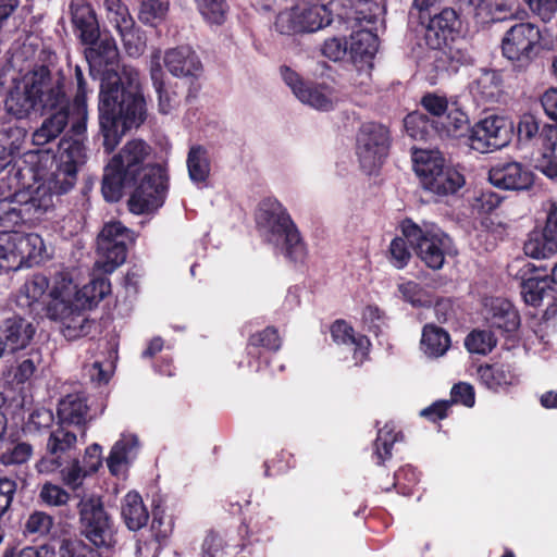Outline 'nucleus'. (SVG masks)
Instances as JSON below:
<instances>
[{
    "label": "nucleus",
    "instance_id": "5fc2aeb1",
    "mask_svg": "<svg viewBox=\"0 0 557 557\" xmlns=\"http://www.w3.org/2000/svg\"><path fill=\"white\" fill-rule=\"evenodd\" d=\"M397 440L398 434L395 432V426L393 424L387 423L379 430L375 441V456L377 458V463H383L392 456V447Z\"/></svg>",
    "mask_w": 557,
    "mask_h": 557
},
{
    "label": "nucleus",
    "instance_id": "423d86ee",
    "mask_svg": "<svg viewBox=\"0 0 557 557\" xmlns=\"http://www.w3.org/2000/svg\"><path fill=\"white\" fill-rule=\"evenodd\" d=\"M401 232L430 269H442L445 258L457 253L451 238L434 223L418 225L406 220L401 224Z\"/></svg>",
    "mask_w": 557,
    "mask_h": 557
},
{
    "label": "nucleus",
    "instance_id": "9b49d317",
    "mask_svg": "<svg viewBox=\"0 0 557 557\" xmlns=\"http://www.w3.org/2000/svg\"><path fill=\"white\" fill-rule=\"evenodd\" d=\"M45 250L42 238L34 233H0V268L18 269L27 261H37Z\"/></svg>",
    "mask_w": 557,
    "mask_h": 557
},
{
    "label": "nucleus",
    "instance_id": "a878e982",
    "mask_svg": "<svg viewBox=\"0 0 557 557\" xmlns=\"http://www.w3.org/2000/svg\"><path fill=\"white\" fill-rule=\"evenodd\" d=\"M521 295L527 305L545 306V315L557 313V294L547 281L537 278L524 281L521 286Z\"/></svg>",
    "mask_w": 557,
    "mask_h": 557
},
{
    "label": "nucleus",
    "instance_id": "4c0bfd02",
    "mask_svg": "<svg viewBox=\"0 0 557 557\" xmlns=\"http://www.w3.org/2000/svg\"><path fill=\"white\" fill-rule=\"evenodd\" d=\"M75 79L77 84V92L73 103L70 104V107H72L73 129L76 134H84L88 117L86 103L87 90L84 75L79 66L75 67Z\"/></svg>",
    "mask_w": 557,
    "mask_h": 557
},
{
    "label": "nucleus",
    "instance_id": "680f3d73",
    "mask_svg": "<svg viewBox=\"0 0 557 557\" xmlns=\"http://www.w3.org/2000/svg\"><path fill=\"white\" fill-rule=\"evenodd\" d=\"M33 447L27 443H17L8 447L0 456L4 466L22 465L29 460Z\"/></svg>",
    "mask_w": 557,
    "mask_h": 557
},
{
    "label": "nucleus",
    "instance_id": "9d476101",
    "mask_svg": "<svg viewBox=\"0 0 557 557\" xmlns=\"http://www.w3.org/2000/svg\"><path fill=\"white\" fill-rule=\"evenodd\" d=\"M132 242V232L122 223L104 224L97 238L96 268L103 273H112L126 260L127 245Z\"/></svg>",
    "mask_w": 557,
    "mask_h": 557
},
{
    "label": "nucleus",
    "instance_id": "ddd939ff",
    "mask_svg": "<svg viewBox=\"0 0 557 557\" xmlns=\"http://www.w3.org/2000/svg\"><path fill=\"white\" fill-rule=\"evenodd\" d=\"M389 132L379 123L362 124L357 135V156L364 172L371 174L387 156Z\"/></svg>",
    "mask_w": 557,
    "mask_h": 557
},
{
    "label": "nucleus",
    "instance_id": "bb28decb",
    "mask_svg": "<svg viewBox=\"0 0 557 557\" xmlns=\"http://www.w3.org/2000/svg\"><path fill=\"white\" fill-rule=\"evenodd\" d=\"M139 450V441L135 434L123 433L114 443L107 458V466L113 475H121L129 463L136 458Z\"/></svg>",
    "mask_w": 557,
    "mask_h": 557
},
{
    "label": "nucleus",
    "instance_id": "a18cd8bd",
    "mask_svg": "<svg viewBox=\"0 0 557 557\" xmlns=\"http://www.w3.org/2000/svg\"><path fill=\"white\" fill-rule=\"evenodd\" d=\"M188 174L193 182L201 183L207 180L210 173V164L207 151L200 147H193L187 157Z\"/></svg>",
    "mask_w": 557,
    "mask_h": 557
},
{
    "label": "nucleus",
    "instance_id": "473e14b6",
    "mask_svg": "<svg viewBox=\"0 0 557 557\" xmlns=\"http://www.w3.org/2000/svg\"><path fill=\"white\" fill-rule=\"evenodd\" d=\"M297 99L320 111H330L338 101L336 91L324 84H307L302 91H297Z\"/></svg>",
    "mask_w": 557,
    "mask_h": 557
},
{
    "label": "nucleus",
    "instance_id": "6ab92c4d",
    "mask_svg": "<svg viewBox=\"0 0 557 557\" xmlns=\"http://www.w3.org/2000/svg\"><path fill=\"white\" fill-rule=\"evenodd\" d=\"M88 47L85 49V58L89 64L91 74L104 76L107 71H114V64L119 58V50L112 37L104 36L95 39L92 42H83Z\"/></svg>",
    "mask_w": 557,
    "mask_h": 557
},
{
    "label": "nucleus",
    "instance_id": "4d7b16f0",
    "mask_svg": "<svg viewBox=\"0 0 557 557\" xmlns=\"http://www.w3.org/2000/svg\"><path fill=\"white\" fill-rule=\"evenodd\" d=\"M398 290L403 298L414 307H428L432 305L431 295L413 281L398 284Z\"/></svg>",
    "mask_w": 557,
    "mask_h": 557
},
{
    "label": "nucleus",
    "instance_id": "774afa93",
    "mask_svg": "<svg viewBox=\"0 0 557 557\" xmlns=\"http://www.w3.org/2000/svg\"><path fill=\"white\" fill-rule=\"evenodd\" d=\"M224 547L223 539L218 533L209 532L201 543L199 556L222 557Z\"/></svg>",
    "mask_w": 557,
    "mask_h": 557
},
{
    "label": "nucleus",
    "instance_id": "393cba45",
    "mask_svg": "<svg viewBox=\"0 0 557 557\" xmlns=\"http://www.w3.org/2000/svg\"><path fill=\"white\" fill-rule=\"evenodd\" d=\"M460 21L454 9H443L430 18L425 29V41L431 49H440L449 36L458 30Z\"/></svg>",
    "mask_w": 557,
    "mask_h": 557
},
{
    "label": "nucleus",
    "instance_id": "c756f323",
    "mask_svg": "<svg viewBox=\"0 0 557 557\" xmlns=\"http://www.w3.org/2000/svg\"><path fill=\"white\" fill-rule=\"evenodd\" d=\"M463 184V176L456 169L446 164L433 176L424 178L422 186L435 195L446 196L455 194Z\"/></svg>",
    "mask_w": 557,
    "mask_h": 557
},
{
    "label": "nucleus",
    "instance_id": "ea45409f",
    "mask_svg": "<svg viewBox=\"0 0 557 557\" xmlns=\"http://www.w3.org/2000/svg\"><path fill=\"white\" fill-rule=\"evenodd\" d=\"M160 60L161 51H153L150 55V75L153 82V86L159 95V111L163 114H168L175 108L177 100L175 97H172L163 87L161 82L162 66Z\"/></svg>",
    "mask_w": 557,
    "mask_h": 557
},
{
    "label": "nucleus",
    "instance_id": "cd10ccee",
    "mask_svg": "<svg viewBox=\"0 0 557 557\" xmlns=\"http://www.w3.org/2000/svg\"><path fill=\"white\" fill-rule=\"evenodd\" d=\"M72 23L82 42H92L98 39L99 24L92 7L86 0H72Z\"/></svg>",
    "mask_w": 557,
    "mask_h": 557
},
{
    "label": "nucleus",
    "instance_id": "de8ad7c7",
    "mask_svg": "<svg viewBox=\"0 0 557 557\" xmlns=\"http://www.w3.org/2000/svg\"><path fill=\"white\" fill-rule=\"evenodd\" d=\"M170 0H141L139 20L147 25L156 26L168 14Z\"/></svg>",
    "mask_w": 557,
    "mask_h": 557
},
{
    "label": "nucleus",
    "instance_id": "e2e57ef3",
    "mask_svg": "<svg viewBox=\"0 0 557 557\" xmlns=\"http://www.w3.org/2000/svg\"><path fill=\"white\" fill-rule=\"evenodd\" d=\"M321 52L334 62L342 61L346 57L349 58L348 40L343 37L327 38L322 45Z\"/></svg>",
    "mask_w": 557,
    "mask_h": 557
},
{
    "label": "nucleus",
    "instance_id": "603ef678",
    "mask_svg": "<svg viewBox=\"0 0 557 557\" xmlns=\"http://www.w3.org/2000/svg\"><path fill=\"white\" fill-rule=\"evenodd\" d=\"M466 348L471 354L486 355L496 346V338L491 331H472L465 339Z\"/></svg>",
    "mask_w": 557,
    "mask_h": 557
},
{
    "label": "nucleus",
    "instance_id": "f8f14e48",
    "mask_svg": "<svg viewBox=\"0 0 557 557\" xmlns=\"http://www.w3.org/2000/svg\"><path fill=\"white\" fill-rule=\"evenodd\" d=\"M82 533L96 548H109L115 540L114 525L100 499L84 498L78 505Z\"/></svg>",
    "mask_w": 557,
    "mask_h": 557
},
{
    "label": "nucleus",
    "instance_id": "7c9ffc66",
    "mask_svg": "<svg viewBox=\"0 0 557 557\" xmlns=\"http://www.w3.org/2000/svg\"><path fill=\"white\" fill-rule=\"evenodd\" d=\"M47 276L34 274L25 280L16 295V304L23 309L33 310L51 290Z\"/></svg>",
    "mask_w": 557,
    "mask_h": 557
},
{
    "label": "nucleus",
    "instance_id": "0eeeda50",
    "mask_svg": "<svg viewBox=\"0 0 557 557\" xmlns=\"http://www.w3.org/2000/svg\"><path fill=\"white\" fill-rule=\"evenodd\" d=\"M332 22V12L321 0H296L281 10L274 21V29L286 36L311 34Z\"/></svg>",
    "mask_w": 557,
    "mask_h": 557
},
{
    "label": "nucleus",
    "instance_id": "412c9836",
    "mask_svg": "<svg viewBox=\"0 0 557 557\" xmlns=\"http://www.w3.org/2000/svg\"><path fill=\"white\" fill-rule=\"evenodd\" d=\"M163 60L174 76L197 79L202 74V64L197 53L188 46L166 50Z\"/></svg>",
    "mask_w": 557,
    "mask_h": 557
},
{
    "label": "nucleus",
    "instance_id": "4be33fe9",
    "mask_svg": "<svg viewBox=\"0 0 557 557\" xmlns=\"http://www.w3.org/2000/svg\"><path fill=\"white\" fill-rule=\"evenodd\" d=\"M482 315L486 323L494 329L513 332L519 326V315L512 305L503 298H485Z\"/></svg>",
    "mask_w": 557,
    "mask_h": 557
},
{
    "label": "nucleus",
    "instance_id": "37998d69",
    "mask_svg": "<svg viewBox=\"0 0 557 557\" xmlns=\"http://www.w3.org/2000/svg\"><path fill=\"white\" fill-rule=\"evenodd\" d=\"M350 12L347 13L348 20L358 23H374L383 12V8L377 0H349Z\"/></svg>",
    "mask_w": 557,
    "mask_h": 557
},
{
    "label": "nucleus",
    "instance_id": "2eb2a0df",
    "mask_svg": "<svg viewBox=\"0 0 557 557\" xmlns=\"http://www.w3.org/2000/svg\"><path fill=\"white\" fill-rule=\"evenodd\" d=\"M542 36L539 27L532 23H518L504 35L502 50L510 61L529 63L536 54Z\"/></svg>",
    "mask_w": 557,
    "mask_h": 557
},
{
    "label": "nucleus",
    "instance_id": "052dcab7",
    "mask_svg": "<svg viewBox=\"0 0 557 557\" xmlns=\"http://www.w3.org/2000/svg\"><path fill=\"white\" fill-rule=\"evenodd\" d=\"M52 422L53 413L46 408H38L29 413L23 430L28 435H36L50 428Z\"/></svg>",
    "mask_w": 557,
    "mask_h": 557
},
{
    "label": "nucleus",
    "instance_id": "4468645a",
    "mask_svg": "<svg viewBox=\"0 0 557 557\" xmlns=\"http://www.w3.org/2000/svg\"><path fill=\"white\" fill-rule=\"evenodd\" d=\"M79 433L76 430L58 424L46 443L47 455L36 463L39 473L50 474L59 470L72 453L76 450Z\"/></svg>",
    "mask_w": 557,
    "mask_h": 557
},
{
    "label": "nucleus",
    "instance_id": "79ce46f5",
    "mask_svg": "<svg viewBox=\"0 0 557 557\" xmlns=\"http://www.w3.org/2000/svg\"><path fill=\"white\" fill-rule=\"evenodd\" d=\"M59 557H101L98 549L77 535L63 536L58 543Z\"/></svg>",
    "mask_w": 557,
    "mask_h": 557
},
{
    "label": "nucleus",
    "instance_id": "e433bc0d",
    "mask_svg": "<svg viewBox=\"0 0 557 557\" xmlns=\"http://www.w3.org/2000/svg\"><path fill=\"white\" fill-rule=\"evenodd\" d=\"M122 517L129 530L136 531L146 525L149 513L138 493L129 492L125 495L122 503Z\"/></svg>",
    "mask_w": 557,
    "mask_h": 557
},
{
    "label": "nucleus",
    "instance_id": "72a5a7b5",
    "mask_svg": "<svg viewBox=\"0 0 557 557\" xmlns=\"http://www.w3.org/2000/svg\"><path fill=\"white\" fill-rule=\"evenodd\" d=\"M478 375L482 384L493 391H499L518 383V375L515 369L505 364L480 367Z\"/></svg>",
    "mask_w": 557,
    "mask_h": 557
},
{
    "label": "nucleus",
    "instance_id": "f704fd0d",
    "mask_svg": "<svg viewBox=\"0 0 557 557\" xmlns=\"http://www.w3.org/2000/svg\"><path fill=\"white\" fill-rule=\"evenodd\" d=\"M450 347V336L442 327L426 324L422 330L420 348L430 358L444 356Z\"/></svg>",
    "mask_w": 557,
    "mask_h": 557
},
{
    "label": "nucleus",
    "instance_id": "c9c22d12",
    "mask_svg": "<svg viewBox=\"0 0 557 557\" xmlns=\"http://www.w3.org/2000/svg\"><path fill=\"white\" fill-rule=\"evenodd\" d=\"M52 159L65 168H74V171L77 172L86 161V148L83 139L63 137L59 143L58 152L52 156Z\"/></svg>",
    "mask_w": 557,
    "mask_h": 557
},
{
    "label": "nucleus",
    "instance_id": "f257e3e1",
    "mask_svg": "<svg viewBox=\"0 0 557 557\" xmlns=\"http://www.w3.org/2000/svg\"><path fill=\"white\" fill-rule=\"evenodd\" d=\"M149 147L139 139L128 141L104 169L102 194L110 202L119 201L126 186L133 185L138 175L140 183L128 200L129 210L143 214L163 205L166 175L157 165H145Z\"/></svg>",
    "mask_w": 557,
    "mask_h": 557
},
{
    "label": "nucleus",
    "instance_id": "dca6fc26",
    "mask_svg": "<svg viewBox=\"0 0 557 557\" xmlns=\"http://www.w3.org/2000/svg\"><path fill=\"white\" fill-rule=\"evenodd\" d=\"M512 129V123L507 119L490 115L472 127L470 146L482 153L500 149L511 140Z\"/></svg>",
    "mask_w": 557,
    "mask_h": 557
},
{
    "label": "nucleus",
    "instance_id": "f03ea898",
    "mask_svg": "<svg viewBox=\"0 0 557 557\" xmlns=\"http://www.w3.org/2000/svg\"><path fill=\"white\" fill-rule=\"evenodd\" d=\"M146 116L138 70L123 65L120 74L107 71L101 77L99 99V125L107 152L117 146L127 129L143 124Z\"/></svg>",
    "mask_w": 557,
    "mask_h": 557
},
{
    "label": "nucleus",
    "instance_id": "39448f33",
    "mask_svg": "<svg viewBox=\"0 0 557 557\" xmlns=\"http://www.w3.org/2000/svg\"><path fill=\"white\" fill-rule=\"evenodd\" d=\"M257 225L262 237L290 260L305 253L300 235L286 209L274 199L264 200L257 212Z\"/></svg>",
    "mask_w": 557,
    "mask_h": 557
},
{
    "label": "nucleus",
    "instance_id": "b1692460",
    "mask_svg": "<svg viewBox=\"0 0 557 557\" xmlns=\"http://www.w3.org/2000/svg\"><path fill=\"white\" fill-rule=\"evenodd\" d=\"M525 255L534 258H548L557 252V205L552 202L542 238H530L524 244Z\"/></svg>",
    "mask_w": 557,
    "mask_h": 557
},
{
    "label": "nucleus",
    "instance_id": "2f4dec72",
    "mask_svg": "<svg viewBox=\"0 0 557 557\" xmlns=\"http://www.w3.org/2000/svg\"><path fill=\"white\" fill-rule=\"evenodd\" d=\"M348 49L354 63L371 60L379 49L377 35L369 28L355 30L349 37Z\"/></svg>",
    "mask_w": 557,
    "mask_h": 557
},
{
    "label": "nucleus",
    "instance_id": "0e129e2a",
    "mask_svg": "<svg viewBox=\"0 0 557 557\" xmlns=\"http://www.w3.org/2000/svg\"><path fill=\"white\" fill-rule=\"evenodd\" d=\"M2 557H55V547L45 543L37 546H25L21 549H7Z\"/></svg>",
    "mask_w": 557,
    "mask_h": 557
},
{
    "label": "nucleus",
    "instance_id": "aec40b11",
    "mask_svg": "<svg viewBox=\"0 0 557 557\" xmlns=\"http://www.w3.org/2000/svg\"><path fill=\"white\" fill-rule=\"evenodd\" d=\"M35 332V326L21 317L7 319L0 327V358L5 350L14 352L27 347Z\"/></svg>",
    "mask_w": 557,
    "mask_h": 557
},
{
    "label": "nucleus",
    "instance_id": "58836bf2",
    "mask_svg": "<svg viewBox=\"0 0 557 557\" xmlns=\"http://www.w3.org/2000/svg\"><path fill=\"white\" fill-rule=\"evenodd\" d=\"M413 170L420 177L421 184L424 178L433 176L436 172L445 166V160L437 150L416 149L412 153Z\"/></svg>",
    "mask_w": 557,
    "mask_h": 557
},
{
    "label": "nucleus",
    "instance_id": "338daca9",
    "mask_svg": "<svg viewBox=\"0 0 557 557\" xmlns=\"http://www.w3.org/2000/svg\"><path fill=\"white\" fill-rule=\"evenodd\" d=\"M0 137H4L1 143L5 146V150L10 153L12 160L13 156L21 152L25 144L26 131L21 127L10 128L7 133H0Z\"/></svg>",
    "mask_w": 557,
    "mask_h": 557
},
{
    "label": "nucleus",
    "instance_id": "c85d7f7f",
    "mask_svg": "<svg viewBox=\"0 0 557 557\" xmlns=\"http://www.w3.org/2000/svg\"><path fill=\"white\" fill-rule=\"evenodd\" d=\"M331 334L334 342L343 345H351L356 364H361L368 356L370 341L364 335H356L354 329L345 321H336L331 327Z\"/></svg>",
    "mask_w": 557,
    "mask_h": 557
},
{
    "label": "nucleus",
    "instance_id": "864d4df0",
    "mask_svg": "<svg viewBox=\"0 0 557 557\" xmlns=\"http://www.w3.org/2000/svg\"><path fill=\"white\" fill-rule=\"evenodd\" d=\"M52 516L45 511L36 510L29 513L24 522V533L27 535L45 536L53 527Z\"/></svg>",
    "mask_w": 557,
    "mask_h": 557
},
{
    "label": "nucleus",
    "instance_id": "6e6d98bb",
    "mask_svg": "<svg viewBox=\"0 0 557 557\" xmlns=\"http://www.w3.org/2000/svg\"><path fill=\"white\" fill-rule=\"evenodd\" d=\"M117 33L129 57L137 58L143 54L146 47V37L139 29L135 28V25L128 26L126 29H119Z\"/></svg>",
    "mask_w": 557,
    "mask_h": 557
},
{
    "label": "nucleus",
    "instance_id": "8fccbe9b",
    "mask_svg": "<svg viewBox=\"0 0 557 557\" xmlns=\"http://www.w3.org/2000/svg\"><path fill=\"white\" fill-rule=\"evenodd\" d=\"M476 89L483 100L497 101L502 94L500 76L494 71L484 72L476 81Z\"/></svg>",
    "mask_w": 557,
    "mask_h": 557
},
{
    "label": "nucleus",
    "instance_id": "20e7f679",
    "mask_svg": "<svg viewBox=\"0 0 557 557\" xmlns=\"http://www.w3.org/2000/svg\"><path fill=\"white\" fill-rule=\"evenodd\" d=\"M75 284L65 274L54 277L46 307L47 317L59 324L61 334L67 341H76L89 335L95 329V321L88 317L87 308L71 300Z\"/></svg>",
    "mask_w": 557,
    "mask_h": 557
},
{
    "label": "nucleus",
    "instance_id": "5701e85b",
    "mask_svg": "<svg viewBox=\"0 0 557 557\" xmlns=\"http://www.w3.org/2000/svg\"><path fill=\"white\" fill-rule=\"evenodd\" d=\"M52 110L54 112L46 117L32 135V141L35 146H44L54 140L64 131L69 122H71V131L76 136L83 135L76 134L73 129L72 107H70L67 100L64 104Z\"/></svg>",
    "mask_w": 557,
    "mask_h": 557
},
{
    "label": "nucleus",
    "instance_id": "13d9d810",
    "mask_svg": "<svg viewBox=\"0 0 557 557\" xmlns=\"http://www.w3.org/2000/svg\"><path fill=\"white\" fill-rule=\"evenodd\" d=\"M404 126L408 136L418 140L425 139L433 128L428 117L419 112L408 114L404 120Z\"/></svg>",
    "mask_w": 557,
    "mask_h": 557
},
{
    "label": "nucleus",
    "instance_id": "6e6552de",
    "mask_svg": "<svg viewBox=\"0 0 557 557\" xmlns=\"http://www.w3.org/2000/svg\"><path fill=\"white\" fill-rule=\"evenodd\" d=\"M44 189L18 191L0 198V226L13 228L38 220L51 209V199Z\"/></svg>",
    "mask_w": 557,
    "mask_h": 557
},
{
    "label": "nucleus",
    "instance_id": "a19ab883",
    "mask_svg": "<svg viewBox=\"0 0 557 557\" xmlns=\"http://www.w3.org/2000/svg\"><path fill=\"white\" fill-rule=\"evenodd\" d=\"M110 287L108 278H95L79 289L75 285V294L74 297H71V300L81 304L85 308H90L110 293Z\"/></svg>",
    "mask_w": 557,
    "mask_h": 557
},
{
    "label": "nucleus",
    "instance_id": "69168bd1",
    "mask_svg": "<svg viewBox=\"0 0 557 557\" xmlns=\"http://www.w3.org/2000/svg\"><path fill=\"white\" fill-rule=\"evenodd\" d=\"M407 242L408 239L405 236L404 238L396 237L389 245L391 262L397 269L405 268L411 258Z\"/></svg>",
    "mask_w": 557,
    "mask_h": 557
},
{
    "label": "nucleus",
    "instance_id": "c03bdc74",
    "mask_svg": "<svg viewBox=\"0 0 557 557\" xmlns=\"http://www.w3.org/2000/svg\"><path fill=\"white\" fill-rule=\"evenodd\" d=\"M103 10L108 23L116 30L126 29L135 24L127 5L122 0H103Z\"/></svg>",
    "mask_w": 557,
    "mask_h": 557
},
{
    "label": "nucleus",
    "instance_id": "1a4fd4ad",
    "mask_svg": "<svg viewBox=\"0 0 557 557\" xmlns=\"http://www.w3.org/2000/svg\"><path fill=\"white\" fill-rule=\"evenodd\" d=\"M33 160L37 159L34 164L35 178L39 185L35 190L44 189L46 195L50 196L51 209L54 206V198L59 195L70 191L77 180V172L74 168H65L60 162L52 159L49 150H37L36 152H27Z\"/></svg>",
    "mask_w": 557,
    "mask_h": 557
},
{
    "label": "nucleus",
    "instance_id": "f3484780",
    "mask_svg": "<svg viewBox=\"0 0 557 557\" xmlns=\"http://www.w3.org/2000/svg\"><path fill=\"white\" fill-rule=\"evenodd\" d=\"M491 184L505 190H524L532 186L534 176L531 170L517 161H502L488 171Z\"/></svg>",
    "mask_w": 557,
    "mask_h": 557
},
{
    "label": "nucleus",
    "instance_id": "3c124183",
    "mask_svg": "<svg viewBox=\"0 0 557 557\" xmlns=\"http://www.w3.org/2000/svg\"><path fill=\"white\" fill-rule=\"evenodd\" d=\"M38 497L48 507H63L71 499L70 493L64 487L50 481L41 485Z\"/></svg>",
    "mask_w": 557,
    "mask_h": 557
},
{
    "label": "nucleus",
    "instance_id": "7ed1b4c3",
    "mask_svg": "<svg viewBox=\"0 0 557 557\" xmlns=\"http://www.w3.org/2000/svg\"><path fill=\"white\" fill-rule=\"evenodd\" d=\"M65 102L64 78L51 76L48 69L41 66L14 82L7 94L4 108L12 117L23 120Z\"/></svg>",
    "mask_w": 557,
    "mask_h": 557
},
{
    "label": "nucleus",
    "instance_id": "09e8293b",
    "mask_svg": "<svg viewBox=\"0 0 557 557\" xmlns=\"http://www.w3.org/2000/svg\"><path fill=\"white\" fill-rule=\"evenodd\" d=\"M91 474V471H89L76 458H74L70 465L65 467L62 466L60 468L61 481L72 491H77L81 488L83 486L84 480Z\"/></svg>",
    "mask_w": 557,
    "mask_h": 557
},
{
    "label": "nucleus",
    "instance_id": "a211bd4d",
    "mask_svg": "<svg viewBox=\"0 0 557 557\" xmlns=\"http://www.w3.org/2000/svg\"><path fill=\"white\" fill-rule=\"evenodd\" d=\"M59 424L76 430L84 438L86 425L91 420L86 397L81 393L69 394L58 405Z\"/></svg>",
    "mask_w": 557,
    "mask_h": 557
},
{
    "label": "nucleus",
    "instance_id": "49530a36",
    "mask_svg": "<svg viewBox=\"0 0 557 557\" xmlns=\"http://www.w3.org/2000/svg\"><path fill=\"white\" fill-rule=\"evenodd\" d=\"M198 12L210 25H221L226 20L228 7L225 0H194Z\"/></svg>",
    "mask_w": 557,
    "mask_h": 557
},
{
    "label": "nucleus",
    "instance_id": "bf43d9fd",
    "mask_svg": "<svg viewBox=\"0 0 557 557\" xmlns=\"http://www.w3.org/2000/svg\"><path fill=\"white\" fill-rule=\"evenodd\" d=\"M515 0H469V4L473 7L476 16L494 17L496 13L510 11Z\"/></svg>",
    "mask_w": 557,
    "mask_h": 557
}]
</instances>
